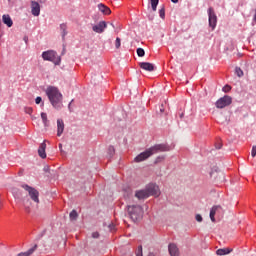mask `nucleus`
Wrapping results in <instances>:
<instances>
[{"instance_id":"obj_1","label":"nucleus","mask_w":256,"mask_h":256,"mask_svg":"<svg viewBox=\"0 0 256 256\" xmlns=\"http://www.w3.org/2000/svg\"><path fill=\"white\" fill-rule=\"evenodd\" d=\"M45 93L54 109L63 108V94L59 91V88L55 86H48Z\"/></svg>"},{"instance_id":"obj_2","label":"nucleus","mask_w":256,"mask_h":256,"mask_svg":"<svg viewBox=\"0 0 256 256\" xmlns=\"http://www.w3.org/2000/svg\"><path fill=\"white\" fill-rule=\"evenodd\" d=\"M160 195L161 191L159 190V186L155 184H150L145 189L135 192V198L139 199V201L149 199V197H159Z\"/></svg>"},{"instance_id":"obj_3","label":"nucleus","mask_w":256,"mask_h":256,"mask_svg":"<svg viewBox=\"0 0 256 256\" xmlns=\"http://www.w3.org/2000/svg\"><path fill=\"white\" fill-rule=\"evenodd\" d=\"M164 151H169V147H167V145L165 144H158L140 153L138 156L134 158V161L136 163H141V161H145V159H149L151 155H155V153L164 152Z\"/></svg>"},{"instance_id":"obj_4","label":"nucleus","mask_w":256,"mask_h":256,"mask_svg":"<svg viewBox=\"0 0 256 256\" xmlns=\"http://www.w3.org/2000/svg\"><path fill=\"white\" fill-rule=\"evenodd\" d=\"M128 215L134 223L141 221L143 219V208L140 205L128 206Z\"/></svg>"},{"instance_id":"obj_5","label":"nucleus","mask_w":256,"mask_h":256,"mask_svg":"<svg viewBox=\"0 0 256 256\" xmlns=\"http://www.w3.org/2000/svg\"><path fill=\"white\" fill-rule=\"evenodd\" d=\"M42 58L44 61H51V63H54V65H59V63H61V58L57 55V52L53 50L43 52Z\"/></svg>"},{"instance_id":"obj_6","label":"nucleus","mask_w":256,"mask_h":256,"mask_svg":"<svg viewBox=\"0 0 256 256\" xmlns=\"http://www.w3.org/2000/svg\"><path fill=\"white\" fill-rule=\"evenodd\" d=\"M233 103V98L231 96L225 95L222 98L218 99L215 103L217 109H225V107H229Z\"/></svg>"},{"instance_id":"obj_7","label":"nucleus","mask_w":256,"mask_h":256,"mask_svg":"<svg viewBox=\"0 0 256 256\" xmlns=\"http://www.w3.org/2000/svg\"><path fill=\"white\" fill-rule=\"evenodd\" d=\"M23 189L28 192L29 197L34 201V203H39V191L37 189L29 186V185H22Z\"/></svg>"},{"instance_id":"obj_8","label":"nucleus","mask_w":256,"mask_h":256,"mask_svg":"<svg viewBox=\"0 0 256 256\" xmlns=\"http://www.w3.org/2000/svg\"><path fill=\"white\" fill-rule=\"evenodd\" d=\"M208 16H209V25L212 27V29H215L217 27V15H215V10L213 8L208 9Z\"/></svg>"},{"instance_id":"obj_9","label":"nucleus","mask_w":256,"mask_h":256,"mask_svg":"<svg viewBox=\"0 0 256 256\" xmlns=\"http://www.w3.org/2000/svg\"><path fill=\"white\" fill-rule=\"evenodd\" d=\"M105 29H107V22L105 21H100L98 24L92 25V31L94 33H104Z\"/></svg>"},{"instance_id":"obj_10","label":"nucleus","mask_w":256,"mask_h":256,"mask_svg":"<svg viewBox=\"0 0 256 256\" xmlns=\"http://www.w3.org/2000/svg\"><path fill=\"white\" fill-rule=\"evenodd\" d=\"M223 213V208L220 205L213 206L210 210V219L215 223V216Z\"/></svg>"},{"instance_id":"obj_11","label":"nucleus","mask_w":256,"mask_h":256,"mask_svg":"<svg viewBox=\"0 0 256 256\" xmlns=\"http://www.w3.org/2000/svg\"><path fill=\"white\" fill-rule=\"evenodd\" d=\"M31 13L34 15V17H39L41 14V6L39 5V2H31Z\"/></svg>"},{"instance_id":"obj_12","label":"nucleus","mask_w":256,"mask_h":256,"mask_svg":"<svg viewBox=\"0 0 256 256\" xmlns=\"http://www.w3.org/2000/svg\"><path fill=\"white\" fill-rule=\"evenodd\" d=\"M168 251H169L170 256H179L180 255L179 247H177V244H175V243L169 244Z\"/></svg>"},{"instance_id":"obj_13","label":"nucleus","mask_w":256,"mask_h":256,"mask_svg":"<svg viewBox=\"0 0 256 256\" xmlns=\"http://www.w3.org/2000/svg\"><path fill=\"white\" fill-rule=\"evenodd\" d=\"M140 69H143L144 71H155V66L152 63L149 62H140L139 63Z\"/></svg>"},{"instance_id":"obj_14","label":"nucleus","mask_w":256,"mask_h":256,"mask_svg":"<svg viewBox=\"0 0 256 256\" xmlns=\"http://www.w3.org/2000/svg\"><path fill=\"white\" fill-rule=\"evenodd\" d=\"M63 131H65V122H63V119L57 120V136L61 137L63 135Z\"/></svg>"},{"instance_id":"obj_15","label":"nucleus","mask_w":256,"mask_h":256,"mask_svg":"<svg viewBox=\"0 0 256 256\" xmlns=\"http://www.w3.org/2000/svg\"><path fill=\"white\" fill-rule=\"evenodd\" d=\"M47 149V144L45 142L41 143L38 149V155L41 157V159L47 158V153H45V150Z\"/></svg>"},{"instance_id":"obj_16","label":"nucleus","mask_w":256,"mask_h":256,"mask_svg":"<svg viewBox=\"0 0 256 256\" xmlns=\"http://www.w3.org/2000/svg\"><path fill=\"white\" fill-rule=\"evenodd\" d=\"M98 9L103 15H111V9L104 4H99Z\"/></svg>"},{"instance_id":"obj_17","label":"nucleus","mask_w":256,"mask_h":256,"mask_svg":"<svg viewBox=\"0 0 256 256\" xmlns=\"http://www.w3.org/2000/svg\"><path fill=\"white\" fill-rule=\"evenodd\" d=\"M3 23L7 25V27H13V20H11V16L4 14L2 16Z\"/></svg>"},{"instance_id":"obj_18","label":"nucleus","mask_w":256,"mask_h":256,"mask_svg":"<svg viewBox=\"0 0 256 256\" xmlns=\"http://www.w3.org/2000/svg\"><path fill=\"white\" fill-rule=\"evenodd\" d=\"M35 251H37V244H35L27 252H21L17 256H31V255H33V253H35Z\"/></svg>"},{"instance_id":"obj_19","label":"nucleus","mask_w":256,"mask_h":256,"mask_svg":"<svg viewBox=\"0 0 256 256\" xmlns=\"http://www.w3.org/2000/svg\"><path fill=\"white\" fill-rule=\"evenodd\" d=\"M232 251L233 249L221 248L216 251V255H219V256L229 255V253H231Z\"/></svg>"},{"instance_id":"obj_20","label":"nucleus","mask_w":256,"mask_h":256,"mask_svg":"<svg viewBox=\"0 0 256 256\" xmlns=\"http://www.w3.org/2000/svg\"><path fill=\"white\" fill-rule=\"evenodd\" d=\"M41 119L43 121L44 127H48L49 125V120L47 119V113L42 112L41 113Z\"/></svg>"},{"instance_id":"obj_21","label":"nucleus","mask_w":256,"mask_h":256,"mask_svg":"<svg viewBox=\"0 0 256 256\" xmlns=\"http://www.w3.org/2000/svg\"><path fill=\"white\" fill-rule=\"evenodd\" d=\"M152 11H157V5H159V0H150Z\"/></svg>"},{"instance_id":"obj_22","label":"nucleus","mask_w":256,"mask_h":256,"mask_svg":"<svg viewBox=\"0 0 256 256\" xmlns=\"http://www.w3.org/2000/svg\"><path fill=\"white\" fill-rule=\"evenodd\" d=\"M77 217H79V214H77L76 210H72L70 212V219L71 221H77Z\"/></svg>"},{"instance_id":"obj_23","label":"nucleus","mask_w":256,"mask_h":256,"mask_svg":"<svg viewBox=\"0 0 256 256\" xmlns=\"http://www.w3.org/2000/svg\"><path fill=\"white\" fill-rule=\"evenodd\" d=\"M60 29L62 31V38L65 39V35H67V25L61 24Z\"/></svg>"},{"instance_id":"obj_24","label":"nucleus","mask_w":256,"mask_h":256,"mask_svg":"<svg viewBox=\"0 0 256 256\" xmlns=\"http://www.w3.org/2000/svg\"><path fill=\"white\" fill-rule=\"evenodd\" d=\"M136 53L138 57H145V50L143 48H137Z\"/></svg>"},{"instance_id":"obj_25","label":"nucleus","mask_w":256,"mask_h":256,"mask_svg":"<svg viewBox=\"0 0 256 256\" xmlns=\"http://www.w3.org/2000/svg\"><path fill=\"white\" fill-rule=\"evenodd\" d=\"M23 204H24V207H25L27 213H29V211H30L29 208H30V205H31V202L29 201V199L24 200V201H23Z\"/></svg>"},{"instance_id":"obj_26","label":"nucleus","mask_w":256,"mask_h":256,"mask_svg":"<svg viewBox=\"0 0 256 256\" xmlns=\"http://www.w3.org/2000/svg\"><path fill=\"white\" fill-rule=\"evenodd\" d=\"M235 73H236L237 77H243V75H244L243 70L239 67H236Z\"/></svg>"},{"instance_id":"obj_27","label":"nucleus","mask_w":256,"mask_h":256,"mask_svg":"<svg viewBox=\"0 0 256 256\" xmlns=\"http://www.w3.org/2000/svg\"><path fill=\"white\" fill-rule=\"evenodd\" d=\"M136 256H143V246H138L136 250Z\"/></svg>"},{"instance_id":"obj_28","label":"nucleus","mask_w":256,"mask_h":256,"mask_svg":"<svg viewBox=\"0 0 256 256\" xmlns=\"http://www.w3.org/2000/svg\"><path fill=\"white\" fill-rule=\"evenodd\" d=\"M159 15H160L161 19H165V6H163V7L159 10Z\"/></svg>"},{"instance_id":"obj_29","label":"nucleus","mask_w":256,"mask_h":256,"mask_svg":"<svg viewBox=\"0 0 256 256\" xmlns=\"http://www.w3.org/2000/svg\"><path fill=\"white\" fill-rule=\"evenodd\" d=\"M115 47H116V49L121 48V38H119V37L116 38Z\"/></svg>"},{"instance_id":"obj_30","label":"nucleus","mask_w":256,"mask_h":256,"mask_svg":"<svg viewBox=\"0 0 256 256\" xmlns=\"http://www.w3.org/2000/svg\"><path fill=\"white\" fill-rule=\"evenodd\" d=\"M108 153L110 157H113V155H115V148L113 146H109Z\"/></svg>"},{"instance_id":"obj_31","label":"nucleus","mask_w":256,"mask_h":256,"mask_svg":"<svg viewBox=\"0 0 256 256\" xmlns=\"http://www.w3.org/2000/svg\"><path fill=\"white\" fill-rule=\"evenodd\" d=\"M222 91H223L224 93H229V91H231V86L225 85V86L222 88Z\"/></svg>"},{"instance_id":"obj_32","label":"nucleus","mask_w":256,"mask_h":256,"mask_svg":"<svg viewBox=\"0 0 256 256\" xmlns=\"http://www.w3.org/2000/svg\"><path fill=\"white\" fill-rule=\"evenodd\" d=\"M24 111H25V113H27V115H31V114L33 113V108H31V107H26V108L24 109Z\"/></svg>"},{"instance_id":"obj_33","label":"nucleus","mask_w":256,"mask_h":256,"mask_svg":"<svg viewBox=\"0 0 256 256\" xmlns=\"http://www.w3.org/2000/svg\"><path fill=\"white\" fill-rule=\"evenodd\" d=\"M251 157H256V146H253V147H252V150H251Z\"/></svg>"},{"instance_id":"obj_34","label":"nucleus","mask_w":256,"mask_h":256,"mask_svg":"<svg viewBox=\"0 0 256 256\" xmlns=\"http://www.w3.org/2000/svg\"><path fill=\"white\" fill-rule=\"evenodd\" d=\"M195 219L196 221H198V223H201V221H203V217L200 214H197Z\"/></svg>"},{"instance_id":"obj_35","label":"nucleus","mask_w":256,"mask_h":256,"mask_svg":"<svg viewBox=\"0 0 256 256\" xmlns=\"http://www.w3.org/2000/svg\"><path fill=\"white\" fill-rule=\"evenodd\" d=\"M41 101H43V98H41L40 96L36 97V99H35L36 105H39L41 103Z\"/></svg>"},{"instance_id":"obj_36","label":"nucleus","mask_w":256,"mask_h":256,"mask_svg":"<svg viewBox=\"0 0 256 256\" xmlns=\"http://www.w3.org/2000/svg\"><path fill=\"white\" fill-rule=\"evenodd\" d=\"M92 237L93 239H99V232H93Z\"/></svg>"},{"instance_id":"obj_37","label":"nucleus","mask_w":256,"mask_h":256,"mask_svg":"<svg viewBox=\"0 0 256 256\" xmlns=\"http://www.w3.org/2000/svg\"><path fill=\"white\" fill-rule=\"evenodd\" d=\"M148 18H149V21H153L155 19V14H150Z\"/></svg>"},{"instance_id":"obj_38","label":"nucleus","mask_w":256,"mask_h":256,"mask_svg":"<svg viewBox=\"0 0 256 256\" xmlns=\"http://www.w3.org/2000/svg\"><path fill=\"white\" fill-rule=\"evenodd\" d=\"M109 230L110 231H115V224H110L109 225Z\"/></svg>"},{"instance_id":"obj_39","label":"nucleus","mask_w":256,"mask_h":256,"mask_svg":"<svg viewBox=\"0 0 256 256\" xmlns=\"http://www.w3.org/2000/svg\"><path fill=\"white\" fill-rule=\"evenodd\" d=\"M222 147H223V144L221 143L216 144V149H221Z\"/></svg>"},{"instance_id":"obj_40","label":"nucleus","mask_w":256,"mask_h":256,"mask_svg":"<svg viewBox=\"0 0 256 256\" xmlns=\"http://www.w3.org/2000/svg\"><path fill=\"white\" fill-rule=\"evenodd\" d=\"M160 113H165V108L163 107V105L160 106Z\"/></svg>"},{"instance_id":"obj_41","label":"nucleus","mask_w":256,"mask_h":256,"mask_svg":"<svg viewBox=\"0 0 256 256\" xmlns=\"http://www.w3.org/2000/svg\"><path fill=\"white\" fill-rule=\"evenodd\" d=\"M172 3H179V0H171Z\"/></svg>"},{"instance_id":"obj_42","label":"nucleus","mask_w":256,"mask_h":256,"mask_svg":"<svg viewBox=\"0 0 256 256\" xmlns=\"http://www.w3.org/2000/svg\"><path fill=\"white\" fill-rule=\"evenodd\" d=\"M63 147V145L62 144H59V149H61Z\"/></svg>"},{"instance_id":"obj_43","label":"nucleus","mask_w":256,"mask_h":256,"mask_svg":"<svg viewBox=\"0 0 256 256\" xmlns=\"http://www.w3.org/2000/svg\"><path fill=\"white\" fill-rule=\"evenodd\" d=\"M111 27H115V25H113V23H110Z\"/></svg>"},{"instance_id":"obj_44","label":"nucleus","mask_w":256,"mask_h":256,"mask_svg":"<svg viewBox=\"0 0 256 256\" xmlns=\"http://www.w3.org/2000/svg\"><path fill=\"white\" fill-rule=\"evenodd\" d=\"M210 177H213V172L210 173Z\"/></svg>"},{"instance_id":"obj_45","label":"nucleus","mask_w":256,"mask_h":256,"mask_svg":"<svg viewBox=\"0 0 256 256\" xmlns=\"http://www.w3.org/2000/svg\"><path fill=\"white\" fill-rule=\"evenodd\" d=\"M8 1H11V0H8Z\"/></svg>"}]
</instances>
